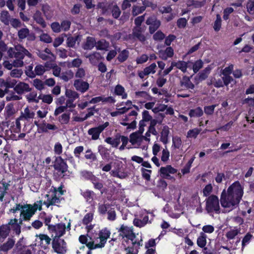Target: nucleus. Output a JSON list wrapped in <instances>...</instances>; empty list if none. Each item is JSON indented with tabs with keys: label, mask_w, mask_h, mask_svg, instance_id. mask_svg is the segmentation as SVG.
Returning a JSON list of instances; mask_svg holds the SVG:
<instances>
[{
	"label": "nucleus",
	"mask_w": 254,
	"mask_h": 254,
	"mask_svg": "<svg viewBox=\"0 0 254 254\" xmlns=\"http://www.w3.org/2000/svg\"><path fill=\"white\" fill-rule=\"evenodd\" d=\"M186 4L188 6H193L194 7H200L204 5V2L202 1H194L193 0H188Z\"/></svg>",
	"instance_id": "obj_52"
},
{
	"label": "nucleus",
	"mask_w": 254,
	"mask_h": 254,
	"mask_svg": "<svg viewBox=\"0 0 254 254\" xmlns=\"http://www.w3.org/2000/svg\"><path fill=\"white\" fill-rule=\"evenodd\" d=\"M93 218V213L90 212L87 213L82 219V223L84 225H86V229L88 232L93 229V226L90 224V222L92 221Z\"/></svg>",
	"instance_id": "obj_19"
},
{
	"label": "nucleus",
	"mask_w": 254,
	"mask_h": 254,
	"mask_svg": "<svg viewBox=\"0 0 254 254\" xmlns=\"http://www.w3.org/2000/svg\"><path fill=\"white\" fill-rule=\"evenodd\" d=\"M203 112L200 107L191 109L189 112V116L190 117L197 118L202 116Z\"/></svg>",
	"instance_id": "obj_36"
},
{
	"label": "nucleus",
	"mask_w": 254,
	"mask_h": 254,
	"mask_svg": "<svg viewBox=\"0 0 254 254\" xmlns=\"http://www.w3.org/2000/svg\"><path fill=\"white\" fill-rule=\"evenodd\" d=\"M28 35H29V30L27 28H22L18 32V36L20 39H24Z\"/></svg>",
	"instance_id": "obj_49"
},
{
	"label": "nucleus",
	"mask_w": 254,
	"mask_h": 254,
	"mask_svg": "<svg viewBox=\"0 0 254 254\" xmlns=\"http://www.w3.org/2000/svg\"><path fill=\"white\" fill-rule=\"evenodd\" d=\"M67 168L66 164L62 159H61L60 161L55 165V168L62 173L66 172Z\"/></svg>",
	"instance_id": "obj_33"
},
{
	"label": "nucleus",
	"mask_w": 254,
	"mask_h": 254,
	"mask_svg": "<svg viewBox=\"0 0 254 254\" xmlns=\"http://www.w3.org/2000/svg\"><path fill=\"white\" fill-rule=\"evenodd\" d=\"M38 99L42 100V102L48 104H51L53 100V97L51 95L40 94L38 96Z\"/></svg>",
	"instance_id": "obj_45"
},
{
	"label": "nucleus",
	"mask_w": 254,
	"mask_h": 254,
	"mask_svg": "<svg viewBox=\"0 0 254 254\" xmlns=\"http://www.w3.org/2000/svg\"><path fill=\"white\" fill-rule=\"evenodd\" d=\"M201 130V129L198 128H194L189 130L187 132V137L188 138H196L198 134L200 132Z\"/></svg>",
	"instance_id": "obj_40"
},
{
	"label": "nucleus",
	"mask_w": 254,
	"mask_h": 254,
	"mask_svg": "<svg viewBox=\"0 0 254 254\" xmlns=\"http://www.w3.org/2000/svg\"><path fill=\"white\" fill-rule=\"evenodd\" d=\"M10 231V227L8 225H2L0 227V237L5 238L8 235Z\"/></svg>",
	"instance_id": "obj_44"
},
{
	"label": "nucleus",
	"mask_w": 254,
	"mask_h": 254,
	"mask_svg": "<svg viewBox=\"0 0 254 254\" xmlns=\"http://www.w3.org/2000/svg\"><path fill=\"white\" fill-rule=\"evenodd\" d=\"M207 236L204 233H200L199 236L197 239V244L198 247L202 248H204L206 244Z\"/></svg>",
	"instance_id": "obj_30"
},
{
	"label": "nucleus",
	"mask_w": 254,
	"mask_h": 254,
	"mask_svg": "<svg viewBox=\"0 0 254 254\" xmlns=\"http://www.w3.org/2000/svg\"><path fill=\"white\" fill-rule=\"evenodd\" d=\"M7 54L10 58H14L12 63L4 61L3 65L8 70H12V67H21L24 65L23 60L25 57L31 58L32 55L24 47L17 45L14 48H10L7 50Z\"/></svg>",
	"instance_id": "obj_2"
},
{
	"label": "nucleus",
	"mask_w": 254,
	"mask_h": 254,
	"mask_svg": "<svg viewBox=\"0 0 254 254\" xmlns=\"http://www.w3.org/2000/svg\"><path fill=\"white\" fill-rule=\"evenodd\" d=\"M181 85L187 89H193L194 88V85L190 81V78L187 76L182 78L181 81Z\"/></svg>",
	"instance_id": "obj_26"
},
{
	"label": "nucleus",
	"mask_w": 254,
	"mask_h": 254,
	"mask_svg": "<svg viewBox=\"0 0 254 254\" xmlns=\"http://www.w3.org/2000/svg\"><path fill=\"white\" fill-rule=\"evenodd\" d=\"M38 237L41 241V244L47 245L50 244L51 239L48 235L45 234H40L38 236Z\"/></svg>",
	"instance_id": "obj_56"
},
{
	"label": "nucleus",
	"mask_w": 254,
	"mask_h": 254,
	"mask_svg": "<svg viewBox=\"0 0 254 254\" xmlns=\"http://www.w3.org/2000/svg\"><path fill=\"white\" fill-rule=\"evenodd\" d=\"M65 95L69 99L72 101L75 100L79 97V94L75 91L67 89L65 91Z\"/></svg>",
	"instance_id": "obj_42"
},
{
	"label": "nucleus",
	"mask_w": 254,
	"mask_h": 254,
	"mask_svg": "<svg viewBox=\"0 0 254 254\" xmlns=\"http://www.w3.org/2000/svg\"><path fill=\"white\" fill-rule=\"evenodd\" d=\"M248 12L250 14H254V0H249L247 4Z\"/></svg>",
	"instance_id": "obj_64"
},
{
	"label": "nucleus",
	"mask_w": 254,
	"mask_h": 254,
	"mask_svg": "<svg viewBox=\"0 0 254 254\" xmlns=\"http://www.w3.org/2000/svg\"><path fill=\"white\" fill-rule=\"evenodd\" d=\"M120 236L124 239V241L132 245L135 247H139L142 246V241L141 238L136 237L133 232L132 227H128L124 225H122L118 231Z\"/></svg>",
	"instance_id": "obj_3"
},
{
	"label": "nucleus",
	"mask_w": 254,
	"mask_h": 254,
	"mask_svg": "<svg viewBox=\"0 0 254 254\" xmlns=\"http://www.w3.org/2000/svg\"><path fill=\"white\" fill-rule=\"evenodd\" d=\"M96 42L94 38L88 37L86 41L83 45L84 50H91L96 45Z\"/></svg>",
	"instance_id": "obj_25"
},
{
	"label": "nucleus",
	"mask_w": 254,
	"mask_h": 254,
	"mask_svg": "<svg viewBox=\"0 0 254 254\" xmlns=\"http://www.w3.org/2000/svg\"><path fill=\"white\" fill-rule=\"evenodd\" d=\"M157 65L155 63L151 64L149 66L146 67L143 70L140 71L138 73L139 77L142 79L145 76H147L150 74H154L156 72Z\"/></svg>",
	"instance_id": "obj_16"
},
{
	"label": "nucleus",
	"mask_w": 254,
	"mask_h": 254,
	"mask_svg": "<svg viewBox=\"0 0 254 254\" xmlns=\"http://www.w3.org/2000/svg\"><path fill=\"white\" fill-rule=\"evenodd\" d=\"M244 194L243 188L238 181L233 183L221 194L220 203L225 212H229L237 208Z\"/></svg>",
	"instance_id": "obj_1"
},
{
	"label": "nucleus",
	"mask_w": 254,
	"mask_h": 254,
	"mask_svg": "<svg viewBox=\"0 0 254 254\" xmlns=\"http://www.w3.org/2000/svg\"><path fill=\"white\" fill-rule=\"evenodd\" d=\"M89 176L91 177V181L94 185V188L99 190L102 189L103 187V185L99 179L94 176L92 174H88Z\"/></svg>",
	"instance_id": "obj_32"
},
{
	"label": "nucleus",
	"mask_w": 254,
	"mask_h": 254,
	"mask_svg": "<svg viewBox=\"0 0 254 254\" xmlns=\"http://www.w3.org/2000/svg\"><path fill=\"white\" fill-rule=\"evenodd\" d=\"M128 51L124 50L119 54L118 59L120 62H123L127 60L128 57Z\"/></svg>",
	"instance_id": "obj_58"
},
{
	"label": "nucleus",
	"mask_w": 254,
	"mask_h": 254,
	"mask_svg": "<svg viewBox=\"0 0 254 254\" xmlns=\"http://www.w3.org/2000/svg\"><path fill=\"white\" fill-rule=\"evenodd\" d=\"M170 152L167 147L163 149L161 154V160L162 162L166 163L169 160Z\"/></svg>",
	"instance_id": "obj_41"
},
{
	"label": "nucleus",
	"mask_w": 254,
	"mask_h": 254,
	"mask_svg": "<svg viewBox=\"0 0 254 254\" xmlns=\"http://www.w3.org/2000/svg\"><path fill=\"white\" fill-rule=\"evenodd\" d=\"M110 234V232L108 230L106 229L102 230L99 235L100 240L99 244H94V242H89L87 244V247L89 249H96L104 247Z\"/></svg>",
	"instance_id": "obj_6"
},
{
	"label": "nucleus",
	"mask_w": 254,
	"mask_h": 254,
	"mask_svg": "<svg viewBox=\"0 0 254 254\" xmlns=\"http://www.w3.org/2000/svg\"><path fill=\"white\" fill-rule=\"evenodd\" d=\"M69 114L64 113L59 117V120L61 124H67L69 122Z\"/></svg>",
	"instance_id": "obj_55"
},
{
	"label": "nucleus",
	"mask_w": 254,
	"mask_h": 254,
	"mask_svg": "<svg viewBox=\"0 0 254 254\" xmlns=\"http://www.w3.org/2000/svg\"><path fill=\"white\" fill-rule=\"evenodd\" d=\"M48 113V107H41V109L37 112V117L39 118L43 119L46 117Z\"/></svg>",
	"instance_id": "obj_43"
},
{
	"label": "nucleus",
	"mask_w": 254,
	"mask_h": 254,
	"mask_svg": "<svg viewBox=\"0 0 254 254\" xmlns=\"http://www.w3.org/2000/svg\"><path fill=\"white\" fill-rule=\"evenodd\" d=\"M73 86L76 90L81 93L85 92L89 87L88 83L79 79L74 80Z\"/></svg>",
	"instance_id": "obj_15"
},
{
	"label": "nucleus",
	"mask_w": 254,
	"mask_h": 254,
	"mask_svg": "<svg viewBox=\"0 0 254 254\" xmlns=\"http://www.w3.org/2000/svg\"><path fill=\"white\" fill-rule=\"evenodd\" d=\"M129 142L134 148H140L143 150H146L148 148L144 140V136L136 132L130 134Z\"/></svg>",
	"instance_id": "obj_5"
},
{
	"label": "nucleus",
	"mask_w": 254,
	"mask_h": 254,
	"mask_svg": "<svg viewBox=\"0 0 254 254\" xmlns=\"http://www.w3.org/2000/svg\"><path fill=\"white\" fill-rule=\"evenodd\" d=\"M105 141L113 147H117L120 144V135H117L115 137H107Z\"/></svg>",
	"instance_id": "obj_28"
},
{
	"label": "nucleus",
	"mask_w": 254,
	"mask_h": 254,
	"mask_svg": "<svg viewBox=\"0 0 254 254\" xmlns=\"http://www.w3.org/2000/svg\"><path fill=\"white\" fill-rule=\"evenodd\" d=\"M135 98L141 100H150L151 96L146 91H136L135 92Z\"/></svg>",
	"instance_id": "obj_35"
},
{
	"label": "nucleus",
	"mask_w": 254,
	"mask_h": 254,
	"mask_svg": "<svg viewBox=\"0 0 254 254\" xmlns=\"http://www.w3.org/2000/svg\"><path fill=\"white\" fill-rule=\"evenodd\" d=\"M85 158L91 161H95L97 159L96 155L91 151V149H88L86 151Z\"/></svg>",
	"instance_id": "obj_61"
},
{
	"label": "nucleus",
	"mask_w": 254,
	"mask_h": 254,
	"mask_svg": "<svg viewBox=\"0 0 254 254\" xmlns=\"http://www.w3.org/2000/svg\"><path fill=\"white\" fill-rule=\"evenodd\" d=\"M14 89L19 94L31 91L29 84L23 82H20L17 84H16Z\"/></svg>",
	"instance_id": "obj_17"
},
{
	"label": "nucleus",
	"mask_w": 254,
	"mask_h": 254,
	"mask_svg": "<svg viewBox=\"0 0 254 254\" xmlns=\"http://www.w3.org/2000/svg\"><path fill=\"white\" fill-rule=\"evenodd\" d=\"M45 196L47 198V200L44 201L43 203L48 207L50 205H56L60 202L59 198L57 197L54 194H52L51 195L46 194Z\"/></svg>",
	"instance_id": "obj_18"
},
{
	"label": "nucleus",
	"mask_w": 254,
	"mask_h": 254,
	"mask_svg": "<svg viewBox=\"0 0 254 254\" xmlns=\"http://www.w3.org/2000/svg\"><path fill=\"white\" fill-rule=\"evenodd\" d=\"M23 74L21 69L14 68L12 69L10 73V76L12 78H20Z\"/></svg>",
	"instance_id": "obj_47"
},
{
	"label": "nucleus",
	"mask_w": 254,
	"mask_h": 254,
	"mask_svg": "<svg viewBox=\"0 0 254 254\" xmlns=\"http://www.w3.org/2000/svg\"><path fill=\"white\" fill-rule=\"evenodd\" d=\"M182 141L181 137L176 136L172 138V147L175 149H180L182 146Z\"/></svg>",
	"instance_id": "obj_38"
},
{
	"label": "nucleus",
	"mask_w": 254,
	"mask_h": 254,
	"mask_svg": "<svg viewBox=\"0 0 254 254\" xmlns=\"http://www.w3.org/2000/svg\"><path fill=\"white\" fill-rule=\"evenodd\" d=\"M88 58L92 64H96L100 60L101 57L100 54L97 52H94L92 54L86 56Z\"/></svg>",
	"instance_id": "obj_34"
},
{
	"label": "nucleus",
	"mask_w": 254,
	"mask_h": 254,
	"mask_svg": "<svg viewBox=\"0 0 254 254\" xmlns=\"http://www.w3.org/2000/svg\"><path fill=\"white\" fill-rule=\"evenodd\" d=\"M115 93L119 96H122L123 99H126L127 98V94L125 92V90L124 87L121 85H117L115 88Z\"/></svg>",
	"instance_id": "obj_37"
},
{
	"label": "nucleus",
	"mask_w": 254,
	"mask_h": 254,
	"mask_svg": "<svg viewBox=\"0 0 254 254\" xmlns=\"http://www.w3.org/2000/svg\"><path fill=\"white\" fill-rule=\"evenodd\" d=\"M141 172L144 179L147 181H149L150 180V175L152 173V171L151 170L141 168Z\"/></svg>",
	"instance_id": "obj_62"
},
{
	"label": "nucleus",
	"mask_w": 254,
	"mask_h": 254,
	"mask_svg": "<svg viewBox=\"0 0 254 254\" xmlns=\"http://www.w3.org/2000/svg\"><path fill=\"white\" fill-rule=\"evenodd\" d=\"M115 169L110 172L112 176L116 177L120 179L126 178L128 174L123 167V164L122 162H117L115 163Z\"/></svg>",
	"instance_id": "obj_10"
},
{
	"label": "nucleus",
	"mask_w": 254,
	"mask_h": 254,
	"mask_svg": "<svg viewBox=\"0 0 254 254\" xmlns=\"http://www.w3.org/2000/svg\"><path fill=\"white\" fill-rule=\"evenodd\" d=\"M128 142V138L125 136L120 135V143H122V144L119 147V149L122 151L125 149L126 146Z\"/></svg>",
	"instance_id": "obj_54"
},
{
	"label": "nucleus",
	"mask_w": 254,
	"mask_h": 254,
	"mask_svg": "<svg viewBox=\"0 0 254 254\" xmlns=\"http://www.w3.org/2000/svg\"><path fill=\"white\" fill-rule=\"evenodd\" d=\"M174 55V51L171 47H168L165 50H161L159 52V56L160 58L166 60L168 58L172 57Z\"/></svg>",
	"instance_id": "obj_20"
},
{
	"label": "nucleus",
	"mask_w": 254,
	"mask_h": 254,
	"mask_svg": "<svg viewBox=\"0 0 254 254\" xmlns=\"http://www.w3.org/2000/svg\"><path fill=\"white\" fill-rule=\"evenodd\" d=\"M70 222H68L67 226L64 223H60L55 225H49L48 228L53 239L60 238L65 234L66 230L67 231L70 230Z\"/></svg>",
	"instance_id": "obj_4"
},
{
	"label": "nucleus",
	"mask_w": 254,
	"mask_h": 254,
	"mask_svg": "<svg viewBox=\"0 0 254 254\" xmlns=\"http://www.w3.org/2000/svg\"><path fill=\"white\" fill-rule=\"evenodd\" d=\"M34 214L30 204L24 205L20 212V218L19 219V224H22L23 221H29Z\"/></svg>",
	"instance_id": "obj_9"
},
{
	"label": "nucleus",
	"mask_w": 254,
	"mask_h": 254,
	"mask_svg": "<svg viewBox=\"0 0 254 254\" xmlns=\"http://www.w3.org/2000/svg\"><path fill=\"white\" fill-rule=\"evenodd\" d=\"M210 70V67H207L205 68V69L203 70L202 72L199 73L198 74V80L202 81L205 79L207 77Z\"/></svg>",
	"instance_id": "obj_48"
},
{
	"label": "nucleus",
	"mask_w": 254,
	"mask_h": 254,
	"mask_svg": "<svg viewBox=\"0 0 254 254\" xmlns=\"http://www.w3.org/2000/svg\"><path fill=\"white\" fill-rule=\"evenodd\" d=\"M203 63L200 60L196 61L193 64L192 69L194 73H196L203 66Z\"/></svg>",
	"instance_id": "obj_59"
},
{
	"label": "nucleus",
	"mask_w": 254,
	"mask_h": 254,
	"mask_svg": "<svg viewBox=\"0 0 254 254\" xmlns=\"http://www.w3.org/2000/svg\"><path fill=\"white\" fill-rule=\"evenodd\" d=\"M145 9V6H138L136 5H134L132 7V13L133 16H136L143 11H144Z\"/></svg>",
	"instance_id": "obj_57"
},
{
	"label": "nucleus",
	"mask_w": 254,
	"mask_h": 254,
	"mask_svg": "<svg viewBox=\"0 0 254 254\" xmlns=\"http://www.w3.org/2000/svg\"><path fill=\"white\" fill-rule=\"evenodd\" d=\"M239 233L240 231L237 229H231L227 232L226 237L228 239H233Z\"/></svg>",
	"instance_id": "obj_51"
},
{
	"label": "nucleus",
	"mask_w": 254,
	"mask_h": 254,
	"mask_svg": "<svg viewBox=\"0 0 254 254\" xmlns=\"http://www.w3.org/2000/svg\"><path fill=\"white\" fill-rule=\"evenodd\" d=\"M33 86L38 90H42L45 88L44 82L39 79H35L33 82Z\"/></svg>",
	"instance_id": "obj_46"
},
{
	"label": "nucleus",
	"mask_w": 254,
	"mask_h": 254,
	"mask_svg": "<svg viewBox=\"0 0 254 254\" xmlns=\"http://www.w3.org/2000/svg\"><path fill=\"white\" fill-rule=\"evenodd\" d=\"M15 244V241L12 239H8L7 241L1 245L0 247V251L3 252H7L11 249Z\"/></svg>",
	"instance_id": "obj_23"
},
{
	"label": "nucleus",
	"mask_w": 254,
	"mask_h": 254,
	"mask_svg": "<svg viewBox=\"0 0 254 254\" xmlns=\"http://www.w3.org/2000/svg\"><path fill=\"white\" fill-rule=\"evenodd\" d=\"M109 126V123L106 122L102 125L98 127H93L88 130V133L91 135L92 139L93 140H97L98 139L100 134L102 131Z\"/></svg>",
	"instance_id": "obj_11"
},
{
	"label": "nucleus",
	"mask_w": 254,
	"mask_h": 254,
	"mask_svg": "<svg viewBox=\"0 0 254 254\" xmlns=\"http://www.w3.org/2000/svg\"><path fill=\"white\" fill-rule=\"evenodd\" d=\"M74 76V72L70 69L67 70L61 73L60 78L64 81L67 82L72 79Z\"/></svg>",
	"instance_id": "obj_31"
},
{
	"label": "nucleus",
	"mask_w": 254,
	"mask_h": 254,
	"mask_svg": "<svg viewBox=\"0 0 254 254\" xmlns=\"http://www.w3.org/2000/svg\"><path fill=\"white\" fill-rule=\"evenodd\" d=\"M177 170L172 167L171 165H167L166 167H162L160 168L159 172L162 177L166 179H171V174L176 173Z\"/></svg>",
	"instance_id": "obj_13"
},
{
	"label": "nucleus",
	"mask_w": 254,
	"mask_h": 254,
	"mask_svg": "<svg viewBox=\"0 0 254 254\" xmlns=\"http://www.w3.org/2000/svg\"><path fill=\"white\" fill-rule=\"evenodd\" d=\"M10 17L9 13L6 10H2L0 13V20L5 25H8L10 23Z\"/></svg>",
	"instance_id": "obj_29"
},
{
	"label": "nucleus",
	"mask_w": 254,
	"mask_h": 254,
	"mask_svg": "<svg viewBox=\"0 0 254 254\" xmlns=\"http://www.w3.org/2000/svg\"><path fill=\"white\" fill-rule=\"evenodd\" d=\"M39 38L41 41L46 43H50L52 41V39L50 36L43 32L40 35Z\"/></svg>",
	"instance_id": "obj_53"
},
{
	"label": "nucleus",
	"mask_w": 254,
	"mask_h": 254,
	"mask_svg": "<svg viewBox=\"0 0 254 254\" xmlns=\"http://www.w3.org/2000/svg\"><path fill=\"white\" fill-rule=\"evenodd\" d=\"M169 132L170 131L168 127L166 126L163 127L162 130L161 132V137L160 140L164 144H166L168 142V135Z\"/></svg>",
	"instance_id": "obj_24"
},
{
	"label": "nucleus",
	"mask_w": 254,
	"mask_h": 254,
	"mask_svg": "<svg viewBox=\"0 0 254 254\" xmlns=\"http://www.w3.org/2000/svg\"><path fill=\"white\" fill-rule=\"evenodd\" d=\"M26 98L28 101V102H35L38 103L39 101V99H38V97H37V94L36 92L33 91L26 95Z\"/></svg>",
	"instance_id": "obj_39"
},
{
	"label": "nucleus",
	"mask_w": 254,
	"mask_h": 254,
	"mask_svg": "<svg viewBox=\"0 0 254 254\" xmlns=\"http://www.w3.org/2000/svg\"><path fill=\"white\" fill-rule=\"evenodd\" d=\"M110 204L99 203L98 207V212L101 214H105L109 210Z\"/></svg>",
	"instance_id": "obj_50"
},
{
	"label": "nucleus",
	"mask_w": 254,
	"mask_h": 254,
	"mask_svg": "<svg viewBox=\"0 0 254 254\" xmlns=\"http://www.w3.org/2000/svg\"><path fill=\"white\" fill-rule=\"evenodd\" d=\"M206 209L208 212H219V201L217 196L211 195L206 199Z\"/></svg>",
	"instance_id": "obj_7"
},
{
	"label": "nucleus",
	"mask_w": 254,
	"mask_h": 254,
	"mask_svg": "<svg viewBox=\"0 0 254 254\" xmlns=\"http://www.w3.org/2000/svg\"><path fill=\"white\" fill-rule=\"evenodd\" d=\"M208 85L213 84L215 87L217 88H219L223 87L224 82L223 80H222L221 79L219 78L216 80L215 78H213L211 80L210 83H208Z\"/></svg>",
	"instance_id": "obj_60"
},
{
	"label": "nucleus",
	"mask_w": 254,
	"mask_h": 254,
	"mask_svg": "<svg viewBox=\"0 0 254 254\" xmlns=\"http://www.w3.org/2000/svg\"><path fill=\"white\" fill-rule=\"evenodd\" d=\"M52 247L54 252L59 254H64L67 250L65 241L60 238H54Z\"/></svg>",
	"instance_id": "obj_8"
},
{
	"label": "nucleus",
	"mask_w": 254,
	"mask_h": 254,
	"mask_svg": "<svg viewBox=\"0 0 254 254\" xmlns=\"http://www.w3.org/2000/svg\"><path fill=\"white\" fill-rule=\"evenodd\" d=\"M144 29L141 27H135L133 29V35L139 41L143 42L145 40V37L143 34Z\"/></svg>",
	"instance_id": "obj_21"
},
{
	"label": "nucleus",
	"mask_w": 254,
	"mask_h": 254,
	"mask_svg": "<svg viewBox=\"0 0 254 254\" xmlns=\"http://www.w3.org/2000/svg\"><path fill=\"white\" fill-rule=\"evenodd\" d=\"M172 65L180 69L183 72H186L188 68V63L183 61L173 62Z\"/></svg>",
	"instance_id": "obj_27"
},
{
	"label": "nucleus",
	"mask_w": 254,
	"mask_h": 254,
	"mask_svg": "<svg viewBox=\"0 0 254 254\" xmlns=\"http://www.w3.org/2000/svg\"><path fill=\"white\" fill-rule=\"evenodd\" d=\"M146 23L150 25L149 31L151 33L154 32L160 26V21L157 20L155 16L149 17L146 20Z\"/></svg>",
	"instance_id": "obj_14"
},
{
	"label": "nucleus",
	"mask_w": 254,
	"mask_h": 254,
	"mask_svg": "<svg viewBox=\"0 0 254 254\" xmlns=\"http://www.w3.org/2000/svg\"><path fill=\"white\" fill-rule=\"evenodd\" d=\"M35 112L27 107L24 109L23 111L21 112L19 120L24 122H29L35 118Z\"/></svg>",
	"instance_id": "obj_12"
},
{
	"label": "nucleus",
	"mask_w": 254,
	"mask_h": 254,
	"mask_svg": "<svg viewBox=\"0 0 254 254\" xmlns=\"http://www.w3.org/2000/svg\"><path fill=\"white\" fill-rule=\"evenodd\" d=\"M33 18L36 22L41 25L42 28L46 27V23L42 16L41 12L36 11L34 14Z\"/></svg>",
	"instance_id": "obj_22"
},
{
	"label": "nucleus",
	"mask_w": 254,
	"mask_h": 254,
	"mask_svg": "<svg viewBox=\"0 0 254 254\" xmlns=\"http://www.w3.org/2000/svg\"><path fill=\"white\" fill-rule=\"evenodd\" d=\"M46 71L44 66L39 64L36 66L34 69L35 74L37 75H42Z\"/></svg>",
	"instance_id": "obj_63"
}]
</instances>
